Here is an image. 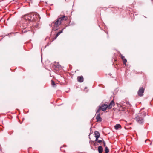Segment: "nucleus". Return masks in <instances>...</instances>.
<instances>
[{
    "mask_svg": "<svg viewBox=\"0 0 153 153\" xmlns=\"http://www.w3.org/2000/svg\"><path fill=\"white\" fill-rule=\"evenodd\" d=\"M114 128L116 130H117L119 129V128H121V126L120 124H118L114 126Z\"/></svg>",
    "mask_w": 153,
    "mask_h": 153,
    "instance_id": "11",
    "label": "nucleus"
},
{
    "mask_svg": "<svg viewBox=\"0 0 153 153\" xmlns=\"http://www.w3.org/2000/svg\"><path fill=\"white\" fill-rule=\"evenodd\" d=\"M98 113V114L96 116V118L97 121L101 122L102 121V119L100 116V113Z\"/></svg>",
    "mask_w": 153,
    "mask_h": 153,
    "instance_id": "7",
    "label": "nucleus"
},
{
    "mask_svg": "<svg viewBox=\"0 0 153 153\" xmlns=\"http://www.w3.org/2000/svg\"><path fill=\"white\" fill-rule=\"evenodd\" d=\"M83 78L82 76H78L77 77V80L78 82H82L83 81Z\"/></svg>",
    "mask_w": 153,
    "mask_h": 153,
    "instance_id": "10",
    "label": "nucleus"
},
{
    "mask_svg": "<svg viewBox=\"0 0 153 153\" xmlns=\"http://www.w3.org/2000/svg\"><path fill=\"white\" fill-rule=\"evenodd\" d=\"M55 66H56L57 68H59L60 67L59 63L55 62L54 64Z\"/></svg>",
    "mask_w": 153,
    "mask_h": 153,
    "instance_id": "15",
    "label": "nucleus"
},
{
    "mask_svg": "<svg viewBox=\"0 0 153 153\" xmlns=\"http://www.w3.org/2000/svg\"><path fill=\"white\" fill-rule=\"evenodd\" d=\"M146 115V114L145 113H144L143 114H139L136 117V120L139 123L141 124L143 122V117Z\"/></svg>",
    "mask_w": 153,
    "mask_h": 153,
    "instance_id": "1",
    "label": "nucleus"
},
{
    "mask_svg": "<svg viewBox=\"0 0 153 153\" xmlns=\"http://www.w3.org/2000/svg\"><path fill=\"white\" fill-rule=\"evenodd\" d=\"M97 142L99 143H101L102 142L101 140H97Z\"/></svg>",
    "mask_w": 153,
    "mask_h": 153,
    "instance_id": "18",
    "label": "nucleus"
},
{
    "mask_svg": "<svg viewBox=\"0 0 153 153\" xmlns=\"http://www.w3.org/2000/svg\"><path fill=\"white\" fill-rule=\"evenodd\" d=\"M62 30H61V31H60V32H58L56 34V37L54 39H56V38L59 36V34L62 33Z\"/></svg>",
    "mask_w": 153,
    "mask_h": 153,
    "instance_id": "14",
    "label": "nucleus"
},
{
    "mask_svg": "<svg viewBox=\"0 0 153 153\" xmlns=\"http://www.w3.org/2000/svg\"><path fill=\"white\" fill-rule=\"evenodd\" d=\"M59 18L60 19H59L60 20V21H61V22H62L63 21H65L67 20L68 19V17L67 16H64L62 17H61Z\"/></svg>",
    "mask_w": 153,
    "mask_h": 153,
    "instance_id": "6",
    "label": "nucleus"
},
{
    "mask_svg": "<svg viewBox=\"0 0 153 153\" xmlns=\"http://www.w3.org/2000/svg\"><path fill=\"white\" fill-rule=\"evenodd\" d=\"M121 58L123 60V63L124 64H126V63L127 62L126 59L125 58L124 56H123L122 55H121Z\"/></svg>",
    "mask_w": 153,
    "mask_h": 153,
    "instance_id": "13",
    "label": "nucleus"
},
{
    "mask_svg": "<svg viewBox=\"0 0 153 153\" xmlns=\"http://www.w3.org/2000/svg\"><path fill=\"white\" fill-rule=\"evenodd\" d=\"M103 143H104V146H105V142L104 141H103Z\"/></svg>",
    "mask_w": 153,
    "mask_h": 153,
    "instance_id": "19",
    "label": "nucleus"
},
{
    "mask_svg": "<svg viewBox=\"0 0 153 153\" xmlns=\"http://www.w3.org/2000/svg\"><path fill=\"white\" fill-rule=\"evenodd\" d=\"M114 105V103L113 100H112L109 104L108 106V109H111V108L112 106Z\"/></svg>",
    "mask_w": 153,
    "mask_h": 153,
    "instance_id": "9",
    "label": "nucleus"
},
{
    "mask_svg": "<svg viewBox=\"0 0 153 153\" xmlns=\"http://www.w3.org/2000/svg\"><path fill=\"white\" fill-rule=\"evenodd\" d=\"M151 143H150V145H151Z\"/></svg>",
    "mask_w": 153,
    "mask_h": 153,
    "instance_id": "22",
    "label": "nucleus"
},
{
    "mask_svg": "<svg viewBox=\"0 0 153 153\" xmlns=\"http://www.w3.org/2000/svg\"><path fill=\"white\" fill-rule=\"evenodd\" d=\"M52 85H53V86H54L55 85V83L53 81H52Z\"/></svg>",
    "mask_w": 153,
    "mask_h": 153,
    "instance_id": "17",
    "label": "nucleus"
},
{
    "mask_svg": "<svg viewBox=\"0 0 153 153\" xmlns=\"http://www.w3.org/2000/svg\"><path fill=\"white\" fill-rule=\"evenodd\" d=\"M27 16V17H31V18L30 19H29V20H34V21H36L38 19V18H39V19L40 18L39 15L37 13H35L34 14L32 13L30 15Z\"/></svg>",
    "mask_w": 153,
    "mask_h": 153,
    "instance_id": "3",
    "label": "nucleus"
},
{
    "mask_svg": "<svg viewBox=\"0 0 153 153\" xmlns=\"http://www.w3.org/2000/svg\"><path fill=\"white\" fill-rule=\"evenodd\" d=\"M144 92V89L142 88H140L138 92V94L139 96H142L143 95Z\"/></svg>",
    "mask_w": 153,
    "mask_h": 153,
    "instance_id": "5",
    "label": "nucleus"
},
{
    "mask_svg": "<svg viewBox=\"0 0 153 153\" xmlns=\"http://www.w3.org/2000/svg\"><path fill=\"white\" fill-rule=\"evenodd\" d=\"M105 153H108L109 152V150L107 147H106L105 149Z\"/></svg>",
    "mask_w": 153,
    "mask_h": 153,
    "instance_id": "16",
    "label": "nucleus"
},
{
    "mask_svg": "<svg viewBox=\"0 0 153 153\" xmlns=\"http://www.w3.org/2000/svg\"><path fill=\"white\" fill-rule=\"evenodd\" d=\"M95 135L96 137L95 141L98 140V139L100 137V134L99 133L98 131H95Z\"/></svg>",
    "mask_w": 153,
    "mask_h": 153,
    "instance_id": "8",
    "label": "nucleus"
},
{
    "mask_svg": "<svg viewBox=\"0 0 153 153\" xmlns=\"http://www.w3.org/2000/svg\"><path fill=\"white\" fill-rule=\"evenodd\" d=\"M60 19L58 18L55 22H54L51 24L52 26H53V27L52 28V30H56L58 29L57 27L61 23Z\"/></svg>",
    "mask_w": 153,
    "mask_h": 153,
    "instance_id": "2",
    "label": "nucleus"
},
{
    "mask_svg": "<svg viewBox=\"0 0 153 153\" xmlns=\"http://www.w3.org/2000/svg\"><path fill=\"white\" fill-rule=\"evenodd\" d=\"M108 107V105L107 104H104L102 105L101 106H99V108L98 110H97L96 113L99 112L100 110H102L103 111H105Z\"/></svg>",
    "mask_w": 153,
    "mask_h": 153,
    "instance_id": "4",
    "label": "nucleus"
},
{
    "mask_svg": "<svg viewBox=\"0 0 153 153\" xmlns=\"http://www.w3.org/2000/svg\"><path fill=\"white\" fill-rule=\"evenodd\" d=\"M98 150L99 153H102L103 150V149L101 146H99L98 147Z\"/></svg>",
    "mask_w": 153,
    "mask_h": 153,
    "instance_id": "12",
    "label": "nucleus"
},
{
    "mask_svg": "<svg viewBox=\"0 0 153 153\" xmlns=\"http://www.w3.org/2000/svg\"><path fill=\"white\" fill-rule=\"evenodd\" d=\"M145 140V142H146V140Z\"/></svg>",
    "mask_w": 153,
    "mask_h": 153,
    "instance_id": "21",
    "label": "nucleus"
},
{
    "mask_svg": "<svg viewBox=\"0 0 153 153\" xmlns=\"http://www.w3.org/2000/svg\"><path fill=\"white\" fill-rule=\"evenodd\" d=\"M23 32L24 33H25L26 31H25H25L24 30V31H23Z\"/></svg>",
    "mask_w": 153,
    "mask_h": 153,
    "instance_id": "20",
    "label": "nucleus"
}]
</instances>
